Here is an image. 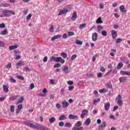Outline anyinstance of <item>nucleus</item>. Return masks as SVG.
Segmentation results:
<instances>
[{"label": "nucleus", "mask_w": 130, "mask_h": 130, "mask_svg": "<svg viewBox=\"0 0 130 130\" xmlns=\"http://www.w3.org/2000/svg\"><path fill=\"white\" fill-rule=\"evenodd\" d=\"M69 91H73V90H74V86H69Z\"/></svg>", "instance_id": "54"}, {"label": "nucleus", "mask_w": 130, "mask_h": 130, "mask_svg": "<svg viewBox=\"0 0 130 130\" xmlns=\"http://www.w3.org/2000/svg\"><path fill=\"white\" fill-rule=\"evenodd\" d=\"M6 27V25L5 23H2L0 24V28H5Z\"/></svg>", "instance_id": "59"}, {"label": "nucleus", "mask_w": 130, "mask_h": 130, "mask_svg": "<svg viewBox=\"0 0 130 130\" xmlns=\"http://www.w3.org/2000/svg\"><path fill=\"white\" fill-rule=\"evenodd\" d=\"M47 56L44 57L43 61H44V62H46V61H47Z\"/></svg>", "instance_id": "64"}, {"label": "nucleus", "mask_w": 130, "mask_h": 130, "mask_svg": "<svg viewBox=\"0 0 130 130\" xmlns=\"http://www.w3.org/2000/svg\"><path fill=\"white\" fill-rule=\"evenodd\" d=\"M62 71L65 74H69V67L67 66H63V69H62Z\"/></svg>", "instance_id": "19"}, {"label": "nucleus", "mask_w": 130, "mask_h": 130, "mask_svg": "<svg viewBox=\"0 0 130 130\" xmlns=\"http://www.w3.org/2000/svg\"><path fill=\"white\" fill-rule=\"evenodd\" d=\"M24 62H17L16 63V69H20L22 66H24Z\"/></svg>", "instance_id": "16"}, {"label": "nucleus", "mask_w": 130, "mask_h": 130, "mask_svg": "<svg viewBox=\"0 0 130 130\" xmlns=\"http://www.w3.org/2000/svg\"><path fill=\"white\" fill-rule=\"evenodd\" d=\"M108 89H106V88H103L99 90L100 93H106V92H108Z\"/></svg>", "instance_id": "27"}, {"label": "nucleus", "mask_w": 130, "mask_h": 130, "mask_svg": "<svg viewBox=\"0 0 130 130\" xmlns=\"http://www.w3.org/2000/svg\"><path fill=\"white\" fill-rule=\"evenodd\" d=\"M102 34L103 36H107V32L105 30H103L102 31Z\"/></svg>", "instance_id": "46"}, {"label": "nucleus", "mask_w": 130, "mask_h": 130, "mask_svg": "<svg viewBox=\"0 0 130 130\" xmlns=\"http://www.w3.org/2000/svg\"><path fill=\"white\" fill-rule=\"evenodd\" d=\"M90 123H91V119H90V118H88L84 122V124L88 126L90 125Z\"/></svg>", "instance_id": "20"}, {"label": "nucleus", "mask_w": 130, "mask_h": 130, "mask_svg": "<svg viewBox=\"0 0 130 130\" xmlns=\"http://www.w3.org/2000/svg\"><path fill=\"white\" fill-rule=\"evenodd\" d=\"M122 67H123V63L121 62H120L117 64V70H120V69H121V68H122Z\"/></svg>", "instance_id": "22"}, {"label": "nucleus", "mask_w": 130, "mask_h": 130, "mask_svg": "<svg viewBox=\"0 0 130 130\" xmlns=\"http://www.w3.org/2000/svg\"><path fill=\"white\" fill-rule=\"evenodd\" d=\"M96 23H97V24H102V23H103V21L101 19V17H99L97 19Z\"/></svg>", "instance_id": "30"}, {"label": "nucleus", "mask_w": 130, "mask_h": 130, "mask_svg": "<svg viewBox=\"0 0 130 130\" xmlns=\"http://www.w3.org/2000/svg\"><path fill=\"white\" fill-rule=\"evenodd\" d=\"M87 116H88V111H87V110H84L82 111L81 116V118L83 119L85 117H87Z\"/></svg>", "instance_id": "6"}, {"label": "nucleus", "mask_w": 130, "mask_h": 130, "mask_svg": "<svg viewBox=\"0 0 130 130\" xmlns=\"http://www.w3.org/2000/svg\"><path fill=\"white\" fill-rule=\"evenodd\" d=\"M54 27L53 26V25H51L49 29L50 32H54Z\"/></svg>", "instance_id": "38"}, {"label": "nucleus", "mask_w": 130, "mask_h": 130, "mask_svg": "<svg viewBox=\"0 0 130 130\" xmlns=\"http://www.w3.org/2000/svg\"><path fill=\"white\" fill-rule=\"evenodd\" d=\"M120 83H125L127 81L126 77H120L119 78Z\"/></svg>", "instance_id": "12"}, {"label": "nucleus", "mask_w": 130, "mask_h": 130, "mask_svg": "<svg viewBox=\"0 0 130 130\" xmlns=\"http://www.w3.org/2000/svg\"><path fill=\"white\" fill-rule=\"evenodd\" d=\"M10 81L12 82L13 83H16V80H15V79H14L13 78H10Z\"/></svg>", "instance_id": "62"}, {"label": "nucleus", "mask_w": 130, "mask_h": 130, "mask_svg": "<svg viewBox=\"0 0 130 130\" xmlns=\"http://www.w3.org/2000/svg\"><path fill=\"white\" fill-rule=\"evenodd\" d=\"M4 14H10V15H15V12L13 10H5L4 11Z\"/></svg>", "instance_id": "9"}, {"label": "nucleus", "mask_w": 130, "mask_h": 130, "mask_svg": "<svg viewBox=\"0 0 130 130\" xmlns=\"http://www.w3.org/2000/svg\"><path fill=\"white\" fill-rule=\"evenodd\" d=\"M28 11H29L28 9H26V10L23 11V14H24V16H26V15H27V14H28Z\"/></svg>", "instance_id": "60"}, {"label": "nucleus", "mask_w": 130, "mask_h": 130, "mask_svg": "<svg viewBox=\"0 0 130 130\" xmlns=\"http://www.w3.org/2000/svg\"><path fill=\"white\" fill-rule=\"evenodd\" d=\"M5 46V43L0 41V47H4Z\"/></svg>", "instance_id": "56"}, {"label": "nucleus", "mask_w": 130, "mask_h": 130, "mask_svg": "<svg viewBox=\"0 0 130 130\" xmlns=\"http://www.w3.org/2000/svg\"><path fill=\"white\" fill-rule=\"evenodd\" d=\"M64 124V123H63V122H60L59 123V126H63Z\"/></svg>", "instance_id": "63"}, {"label": "nucleus", "mask_w": 130, "mask_h": 130, "mask_svg": "<svg viewBox=\"0 0 130 130\" xmlns=\"http://www.w3.org/2000/svg\"><path fill=\"white\" fill-rule=\"evenodd\" d=\"M3 89L4 91L6 93H8V92H9V88L8 87V86L6 85H3Z\"/></svg>", "instance_id": "24"}, {"label": "nucleus", "mask_w": 130, "mask_h": 130, "mask_svg": "<svg viewBox=\"0 0 130 130\" xmlns=\"http://www.w3.org/2000/svg\"><path fill=\"white\" fill-rule=\"evenodd\" d=\"M35 86H34V84L31 83L30 85V90H32V89H34L35 88Z\"/></svg>", "instance_id": "57"}, {"label": "nucleus", "mask_w": 130, "mask_h": 130, "mask_svg": "<svg viewBox=\"0 0 130 130\" xmlns=\"http://www.w3.org/2000/svg\"><path fill=\"white\" fill-rule=\"evenodd\" d=\"M62 105L63 108H68L70 104H69V102H67V101H64L62 103Z\"/></svg>", "instance_id": "8"}, {"label": "nucleus", "mask_w": 130, "mask_h": 130, "mask_svg": "<svg viewBox=\"0 0 130 130\" xmlns=\"http://www.w3.org/2000/svg\"><path fill=\"white\" fill-rule=\"evenodd\" d=\"M106 87L107 88H108L109 89H112V84H111V83H107L106 84Z\"/></svg>", "instance_id": "28"}, {"label": "nucleus", "mask_w": 130, "mask_h": 130, "mask_svg": "<svg viewBox=\"0 0 130 130\" xmlns=\"http://www.w3.org/2000/svg\"><path fill=\"white\" fill-rule=\"evenodd\" d=\"M66 119H68V118L65 115H61L59 118V120H64Z\"/></svg>", "instance_id": "26"}, {"label": "nucleus", "mask_w": 130, "mask_h": 130, "mask_svg": "<svg viewBox=\"0 0 130 130\" xmlns=\"http://www.w3.org/2000/svg\"><path fill=\"white\" fill-rule=\"evenodd\" d=\"M68 37H69V36H68V34H64L62 37V38L64 39H66V38H68Z\"/></svg>", "instance_id": "55"}, {"label": "nucleus", "mask_w": 130, "mask_h": 130, "mask_svg": "<svg viewBox=\"0 0 130 130\" xmlns=\"http://www.w3.org/2000/svg\"><path fill=\"white\" fill-rule=\"evenodd\" d=\"M106 126V123L104 122L102 123V124L99 126V129L102 130L104 129V128Z\"/></svg>", "instance_id": "17"}, {"label": "nucleus", "mask_w": 130, "mask_h": 130, "mask_svg": "<svg viewBox=\"0 0 130 130\" xmlns=\"http://www.w3.org/2000/svg\"><path fill=\"white\" fill-rule=\"evenodd\" d=\"M8 30H7V28H6L5 30L2 31L1 32L2 35H6V34H8Z\"/></svg>", "instance_id": "34"}, {"label": "nucleus", "mask_w": 130, "mask_h": 130, "mask_svg": "<svg viewBox=\"0 0 130 130\" xmlns=\"http://www.w3.org/2000/svg\"><path fill=\"white\" fill-rule=\"evenodd\" d=\"M121 41H122V39H121V38H118L116 39L115 42L116 43H120Z\"/></svg>", "instance_id": "39"}, {"label": "nucleus", "mask_w": 130, "mask_h": 130, "mask_svg": "<svg viewBox=\"0 0 130 130\" xmlns=\"http://www.w3.org/2000/svg\"><path fill=\"white\" fill-rule=\"evenodd\" d=\"M104 107L106 111H108L109 110V108H110V104L109 103H106L105 104Z\"/></svg>", "instance_id": "13"}, {"label": "nucleus", "mask_w": 130, "mask_h": 130, "mask_svg": "<svg viewBox=\"0 0 130 130\" xmlns=\"http://www.w3.org/2000/svg\"><path fill=\"white\" fill-rule=\"evenodd\" d=\"M18 109H20V110H22V109L23 108V104H20L18 106Z\"/></svg>", "instance_id": "51"}, {"label": "nucleus", "mask_w": 130, "mask_h": 130, "mask_svg": "<svg viewBox=\"0 0 130 130\" xmlns=\"http://www.w3.org/2000/svg\"><path fill=\"white\" fill-rule=\"evenodd\" d=\"M87 24L86 23H82L80 25L79 28L80 29H83L86 27V25Z\"/></svg>", "instance_id": "35"}, {"label": "nucleus", "mask_w": 130, "mask_h": 130, "mask_svg": "<svg viewBox=\"0 0 130 130\" xmlns=\"http://www.w3.org/2000/svg\"><path fill=\"white\" fill-rule=\"evenodd\" d=\"M6 97H1L0 98V101L1 102H3V101H4V100H6Z\"/></svg>", "instance_id": "58"}, {"label": "nucleus", "mask_w": 130, "mask_h": 130, "mask_svg": "<svg viewBox=\"0 0 130 130\" xmlns=\"http://www.w3.org/2000/svg\"><path fill=\"white\" fill-rule=\"evenodd\" d=\"M60 64L57 63L56 64L54 65L53 67L56 69L57 68H60Z\"/></svg>", "instance_id": "43"}, {"label": "nucleus", "mask_w": 130, "mask_h": 130, "mask_svg": "<svg viewBox=\"0 0 130 130\" xmlns=\"http://www.w3.org/2000/svg\"><path fill=\"white\" fill-rule=\"evenodd\" d=\"M111 34L113 39H116L117 38V31L115 30H112L111 31Z\"/></svg>", "instance_id": "5"}, {"label": "nucleus", "mask_w": 130, "mask_h": 130, "mask_svg": "<svg viewBox=\"0 0 130 130\" xmlns=\"http://www.w3.org/2000/svg\"><path fill=\"white\" fill-rule=\"evenodd\" d=\"M7 69H11L12 68V63H9L7 65H6Z\"/></svg>", "instance_id": "49"}, {"label": "nucleus", "mask_w": 130, "mask_h": 130, "mask_svg": "<svg viewBox=\"0 0 130 130\" xmlns=\"http://www.w3.org/2000/svg\"><path fill=\"white\" fill-rule=\"evenodd\" d=\"M24 100V96H21L20 98V99H18V101L16 103V105H18V104H20V103H23V102Z\"/></svg>", "instance_id": "15"}, {"label": "nucleus", "mask_w": 130, "mask_h": 130, "mask_svg": "<svg viewBox=\"0 0 130 130\" xmlns=\"http://www.w3.org/2000/svg\"><path fill=\"white\" fill-rule=\"evenodd\" d=\"M32 17V14H29L26 16V20H30Z\"/></svg>", "instance_id": "48"}, {"label": "nucleus", "mask_w": 130, "mask_h": 130, "mask_svg": "<svg viewBox=\"0 0 130 130\" xmlns=\"http://www.w3.org/2000/svg\"><path fill=\"white\" fill-rule=\"evenodd\" d=\"M97 76L98 78H102L103 74L101 72H100L98 74Z\"/></svg>", "instance_id": "45"}, {"label": "nucleus", "mask_w": 130, "mask_h": 130, "mask_svg": "<svg viewBox=\"0 0 130 130\" xmlns=\"http://www.w3.org/2000/svg\"><path fill=\"white\" fill-rule=\"evenodd\" d=\"M50 121V123H53L56 120V119L54 118V117H51L49 119Z\"/></svg>", "instance_id": "29"}, {"label": "nucleus", "mask_w": 130, "mask_h": 130, "mask_svg": "<svg viewBox=\"0 0 130 130\" xmlns=\"http://www.w3.org/2000/svg\"><path fill=\"white\" fill-rule=\"evenodd\" d=\"M77 118H79V116H78V115H74L73 114H70L69 115V119H77Z\"/></svg>", "instance_id": "14"}, {"label": "nucleus", "mask_w": 130, "mask_h": 130, "mask_svg": "<svg viewBox=\"0 0 130 130\" xmlns=\"http://www.w3.org/2000/svg\"><path fill=\"white\" fill-rule=\"evenodd\" d=\"M76 57H77V55L74 54L71 56V59L72 60H74V59H76Z\"/></svg>", "instance_id": "50"}, {"label": "nucleus", "mask_w": 130, "mask_h": 130, "mask_svg": "<svg viewBox=\"0 0 130 130\" xmlns=\"http://www.w3.org/2000/svg\"><path fill=\"white\" fill-rule=\"evenodd\" d=\"M23 123V124H25V125H27V126H28L31 128H36V129H39V130L47 129V128L44 127V126L40 125L38 123H36V124H34L32 123L28 122L27 121H24Z\"/></svg>", "instance_id": "1"}, {"label": "nucleus", "mask_w": 130, "mask_h": 130, "mask_svg": "<svg viewBox=\"0 0 130 130\" xmlns=\"http://www.w3.org/2000/svg\"><path fill=\"white\" fill-rule=\"evenodd\" d=\"M18 48V45L11 46L9 47L10 50H14V49H17Z\"/></svg>", "instance_id": "25"}, {"label": "nucleus", "mask_w": 130, "mask_h": 130, "mask_svg": "<svg viewBox=\"0 0 130 130\" xmlns=\"http://www.w3.org/2000/svg\"><path fill=\"white\" fill-rule=\"evenodd\" d=\"M69 12V10L68 9H64V10H61L60 11L59 14H58V16H61V15H63L64 14H67Z\"/></svg>", "instance_id": "11"}, {"label": "nucleus", "mask_w": 130, "mask_h": 130, "mask_svg": "<svg viewBox=\"0 0 130 130\" xmlns=\"http://www.w3.org/2000/svg\"><path fill=\"white\" fill-rule=\"evenodd\" d=\"M50 61H55L56 62H60L61 63H64V59L61 58L60 57H55L52 56L50 58Z\"/></svg>", "instance_id": "2"}, {"label": "nucleus", "mask_w": 130, "mask_h": 130, "mask_svg": "<svg viewBox=\"0 0 130 130\" xmlns=\"http://www.w3.org/2000/svg\"><path fill=\"white\" fill-rule=\"evenodd\" d=\"M75 43L76 44H78V45H82V44H83V42L79 40H76Z\"/></svg>", "instance_id": "31"}, {"label": "nucleus", "mask_w": 130, "mask_h": 130, "mask_svg": "<svg viewBox=\"0 0 130 130\" xmlns=\"http://www.w3.org/2000/svg\"><path fill=\"white\" fill-rule=\"evenodd\" d=\"M98 29L99 31H101V30L103 29V27H102L101 25H99L98 27Z\"/></svg>", "instance_id": "61"}, {"label": "nucleus", "mask_w": 130, "mask_h": 130, "mask_svg": "<svg viewBox=\"0 0 130 130\" xmlns=\"http://www.w3.org/2000/svg\"><path fill=\"white\" fill-rule=\"evenodd\" d=\"M18 98V95H14L10 98V100L12 101L16 100Z\"/></svg>", "instance_id": "36"}, {"label": "nucleus", "mask_w": 130, "mask_h": 130, "mask_svg": "<svg viewBox=\"0 0 130 130\" xmlns=\"http://www.w3.org/2000/svg\"><path fill=\"white\" fill-rule=\"evenodd\" d=\"M67 84H68L69 85H72L74 84V82H73V81H68L67 82Z\"/></svg>", "instance_id": "53"}, {"label": "nucleus", "mask_w": 130, "mask_h": 130, "mask_svg": "<svg viewBox=\"0 0 130 130\" xmlns=\"http://www.w3.org/2000/svg\"><path fill=\"white\" fill-rule=\"evenodd\" d=\"M10 6H11V5L8 3L2 4V7H3V8H8V7H10Z\"/></svg>", "instance_id": "32"}, {"label": "nucleus", "mask_w": 130, "mask_h": 130, "mask_svg": "<svg viewBox=\"0 0 130 130\" xmlns=\"http://www.w3.org/2000/svg\"><path fill=\"white\" fill-rule=\"evenodd\" d=\"M16 77L19 79V80H21L22 81H24V77L22 76L17 75Z\"/></svg>", "instance_id": "40"}, {"label": "nucleus", "mask_w": 130, "mask_h": 130, "mask_svg": "<svg viewBox=\"0 0 130 130\" xmlns=\"http://www.w3.org/2000/svg\"><path fill=\"white\" fill-rule=\"evenodd\" d=\"M60 37H61V35H56L52 37L51 38V40L52 41H54V40H55L56 39H58V38H60Z\"/></svg>", "instance_id": "23"}, {"label": "nucleus", "mask_w": 130, "mask_h": 130, "mask_svg": "<svg viewBox=\"0 0 130 130\" xmlns=\"http://www.w3.org/2000/svg\"><path fill=\"white\" fill-rule=\"evenodd\" d=\"M73 35H75V32H74L73 31H69L68 32L69 36H73Z\"/></svg>", "instance_id": "44"}, {"label": "nucleus", "mask_w": 130, "mask_h": 130, "mask_svg": "<svg viewBox=\"0 0 130 130\" xmlns=\"http://www.w3.org/2000/svg\"><path fill=\"white\" fill-rule=\"evenodd\" d=\"M116 100H117V104L118 105L120 106L122 105V99H121V95H120V94L118 95V97L116 98Z\"/></svg>", "instance_id": "4"}, {"label": "nucleus", "mask_w": 130, "mask_h": 130, "mask_svg": "<svg viewBox=\"0 0 130 130\" xmlns=\"http://www.w3.org/2000/svg\"><path fill=\"white\" fill-rule=\"evenodd\" d=\"M71 19L73 21H76V19H77V12L75 11L73 12Z\"/></svg>", "instance_id": "18"}, {"label": "nucleus", "mask_w": 130, "mask_h": 130, "mask_svg": "<svg viewBox=\"0 0 130 130\" xmlns=\"http://www.w3.org/2000/svg\"><path fill=\"white\" fill-rule=\"evenodd\" d=\"M98 102H100V99L94 100L93 104H95V103H98Z\"/></svg>", "instance_id": "41"}, {"label": "nucleus", "mask_w": 130, "mask_h": 130, "mask_svg": "<svg viewBox=\"0 0 130 130\" xmlns=\"http://www.w3.org/2000/svg\"><path fill=\"white\" fill-rule=\"evenodd\" d=\"M120 11L122 13H125L126 12V10H125V7H124V6L122 5L120 6Z\"/></svg>", "instance_id": "21"}, {"label": "nucleus", "mask_w": 130, "mask_h": 130, "mask_svg": "<svg viewBox=\"0 0 130 130\" xmlns=\"http://www.w3.org/2000/svg\"><path fill=\"white\" fill-rule=\"evenodd\" d=\"M24 72H30V68L28 67H25L23 69Z\"/></svg>", "instance_id": "47"}, {"label": "nucleus", "mask_w": 130, "mask_h": 130, "mask_svg": "<svg viewBox=\"0 0 130 130\" xmlns=\"http://www.w3.org/2000/svg\"><path fill=\"white\" fill-rule=\"evenodd\" d=\"M61 56L63 57V58H67V57H68V54L64 52L61 53Z\"/></svg>", "instance_id": "33"}, {"label": "nucleus", "mask_w": 130, "mask_h": 130, "mask_svg": "<svg viewBox=\"0 0 130 130\" xmlns=\"http://www.w3.org/2000/svg\"><path fill=\"white\" fill-rule=\"evenodd\" d=\"M98 38V34L97 32H94L92 35V41H97Z\"/></svg>", "instance_id": "7"}, {"label": "nucleus", "mask_w": 130, "mask_h": 130, "mask_svg": "<svg viewBox=\"0 0 130 130\" xmlns=\"http://www.w3.org/2000/svg\"><path fill=\"white\" fill-rule=\"evenodd\" d=\"M100 70L101 72H103V73L105 72V71H106V69H105V68H104V67H102Z\"/></svg>", "instance_id": "52"}, {"label": "nucleus", "mask_w": 130, "mask_h": 130, "mask_svg": "<svg viewBox=\"0 0 130 130\" xmlns=\"http://www.w3.org/2000/svg\"><path fill=\"white\" fill-rule=\"evenodd\" d=\"M66 127H71L72 126V124L70 122L66 123L64 125Z\"/></svg>", "instance_id": "37"}, {"label": "nucleus", "mask_w": 130, "mask_h": 130, "mask_svg": "<svg viewBox=\"0 0 130 130\" xmlns=\"http://www.w3.org/2000/svg\"><path fill=\"white\" fill-rule=\"evenodd\" d=\"M10 111L11 112H14L15 111V106H11L10 107Z\"/></svg>", "instance_id": "42"}, {"label": "nucleus", "mask_w": 130, "mask_h": 130, "mask_svg": "<svg viewBox=\"0 0 130 130\" xmlns=\"http://www.w3.org/2000/svg\"><path fill=\"white\" fill-rule=\"evenodd\" d=\"M75 125L77 127H73L72 130H84V127L81 126L82 125V122L80 121H77Z\"/></svg>", "instance_id": "3"}, {"label": "nucleus", "mask_w": 130, "mask_h": 130, "mask_svg": "<svg viewBox=\"0 0 130 130\" xmlns=\"http://www.w3.org/2000/svg\"><path fill=\"white\" fill-rule=\"evenodd\" d=\"M121 75H123V76H130V72L129 71H121L120 72Z\"/></svg>", "instance_id": "10"}]
</instances>
